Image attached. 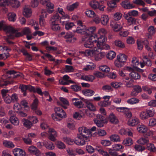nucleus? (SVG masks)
<instances>
[{
  "mask_svg": "<svg viewBox=\"0 0 156 156\" xmlns=\"http://www.w3.org/2000/svg\"><path fill=\"white\" fill-rule=\"evenodd\" d=\"M84 45L85 47L87 48H91L94 46H95V45L89 39L85 42Z\"/></svg>",
  "mask_w": 156,
  "mask_h": 156,
  "instance_id": "49530a36",
  "label": "nucleus"
},
{
  "mask_svg": "<svg viewBox=\"0 0 156 156\" xmlns=\"http://www.w3.org/2000/svg\"><path fill=\"white\" fill-rule=\"evenodd\" d=\"M11 3L12 6L15 8H18L20 5V2L17 0H12Z\"/></svg>",
  "mask_w": 156,
  "mask_h": 156,
  "instance_id": "0e129e2a",
  "label": "nucleus"
},
{
  "mask_svg": "<svg viewBox=\"0 0 156 156\" xmlns=\"http://www.w3.org/2000/svg\"><path fill=\"white\" fill-rule=\"evenodd\" d=\"M149 142V140L146 138L142 137L138 140L137 142L142 145H144Z\"/></svg>",
  "mask_w": 156,
  "mask_h": 156,
  "instance_id": "8fccbe9b",
  "label": "nucleus"
},
{
  "mask_svg": "<svg viewBox=\"0 0 156 156\" xmlns=\"http://www.w3.org/2000/svg\"><path fill=\"white\" fill-rule=\"evenodd\" d=\"M41 3L44 5H45L47 8V12L49 13H52L53 11L54 5L51 3L48 0H41Z\"/></svg>",
  "mask_w": 156,
  "mask_h": 156,
  "instance_id": "39448f33",
  "label": "nucleus"
},
{
  "mask_svg": "<svg viewBox=\"0 0 156 156\" xmlns=\"http://www.w3.org/2000/svg\"><path fill=\"white\" fill-rule=\"evenodd\" d=\"M28 151L30 153L34 154L36 156H39L41 155L40 151L34 146L29 147L28 148Z\"/></svg>",
  "mask_w": 156,
  "mask_h": 156,
  "instance_id": "1a4fd4ad",
  "label": "nucleus"
},
{
  "mask_svg": "<svg viewBox=\"0 0 156 156\" xmlns=\"http://www.w3.org/2000/svg\"><path fill=\"white\" fill-rule=\"evenodd\" d=\"M5 29L10 33L9 37L11 39H13L15 37H19L23 35H28L31 32L30 28L27 27L23 29L22 32H18L17 30L9 26H6Z\"/></svg>",
  "mask_w": 156,
  "mask_h": 156,
  "instance_id": "f257e3e1",
  "label": "nucleus"
},
{
  "mask_svg": "<svg viewBox=\"0 0 156 156\" xmlns=\"http://www.w3.org/2000/svg\"><path fill=\"white\" fill-rule=\"evenodd\" d=\"M127 57L124 54H120L117 56V59L121 62L125 64L126 62Z\"/></svg>",
  "mask_w": 156,
  "mask_h": 156,
  "instance_id": "4be33fe9",
  "label": "nucleus"
},
{
  "mask_svg": "<svg viewBox=\"0 0 156 156\" xmlns=\"http://www.w3.org/2000/svg\"><path fill=\"white\" fill-rule=\"evenodd\" d=\"M140 117L142 119H148L149 117L146 111H142L140 113Z\"/></svg>",
  "mask_w": 156,
  "mask_h": 156,
  "instance_id": "052dcab7",
  "label": "nucleus"
},
{
  "mask_svg": "<svg viewBox=\"0 0 156 156\" xmlns=\"http://www.w3.org/2000/svg\"><path fill=\"white\" fill-rule=\"evenodd\" d=\"M63 24H65V28L68 30L71 28H72L74 25V23L72 22H66L65 23L64 22H63Z\"/></svg>",
  "mask_w": 156,
  "mask_h": 156,
  "instance_id": "6e6d98bb",
  "label": "nucleus"
},
{
  "mask_svg": "<svg viewBox=\"0 0 156 156\" xmlns=\"http://www.w3.org/2000/svg\"><path fill=\"white\" fill-rule=\"evenodd\" d=\"M12 102H16L18 101V97L17 95L16 94H13L11 96Z\"/></svg>",
  "mask_w": 156,
  "mask_h": 156,
  "instance_id": "774afa93",
  "label": "nucleus"
},
{
  "mask_svg": "<svg viewBox=\"0 0 156 156\" xmlns=\"http://www.w3.org/2000/svg\"><path fill=\"white\" fill-rule=\"evenodd\" d=\"M139 122V119L136 118H134L133 119H129L128 121L129 125L131 126H133L136 125Z\"/></svg>",
  "mask_w": 156,
  "mask_h": 156,
  "instance_id": "a878e982",
  "label": "nucleus"
},
{
  "mask_svg": "<svg viewBox=\"0 0 156 156\" xmlns=\"http://www.w3.org/2000/svg\"><path fill=\"white\" fill-rule=\"evenodd\" d=\"M139 64V62L136 58L135 57L133 58L132 60V66H133L135 69L137 68V66Z\"/></svg>",
  "mask_w": 156,
  "mask_h": 156,
  "instance_id": "bf43d9fd",
  "label": "nucleus"
},
{
  "mask_svg": "<svg viewBox=\"0 0 156 156\" xmlns=\"http://www.w3.org/2000/svg\"><path fill=\"white\" fill-rule=\"evenodd\" d=\"M115 44L117 46L123 48L125 47V44L124 43L119 40H116L114 42Z\"/></svg>",
  "mask_w": 156,
  "mask_h": 156,
  "instance_id": "4c0bfd02",
  "label": "nucleus"
},
{
  "mask_svg": "<svg viewBox=\"0 0 156 156\" xmlns=\"http://www.w3.org/2000/svg\"><path fill=\"white\" fill-rule=\"evenodd\" d=\"M99 36V35H98L97 37H96L97 41L96 46L97 48H98V50L109 49L110 48L109 45L105 43L106 40L105 36L103 35H101L100 36Z\"/></svg>",
  "mask_w": 156,
  "mask_h": 156,
  "instance_id": "7ed1b4c3",
  "label": "nucleus"
},
{
  "mask_svg": "<svg viewBox=\"0 0 156 156\" xmlns=\"http://www.w3.org/2000/svg\"><path fill=\"white\" fill-rule=\"evenodd\" d=\"M10 120L11 123L14 125L17 126L18 125L19 121L18 119L14 116H11Z\"/></svg>",
  "mask_w": 156,
  "mask_h": 156,
  "instance_id": "c9c22d12",
  "label": "nucleus"
},
{
  "mask_svg": "<svg viewBox=\"0 0 156 156\" xmlns=\"http://www.w3.org/2000/svg\"><path fill=\"white\" fill-rule=\"evenodd\" d=\"M122 16L121 13L119 12H117L114 14L113 18L115 21H118L120 20Z\"/></svg>",
  "mask_w": 156,
  "mask_h": 156,
  "instance_id": "09e8293b",
  "label": "nucleus"
},
{
  "mask_svg": "<svg viewBox=\"0 0 156 156\" xmlns=\"http://www.w3.org/2000/svg\"><path fill=\"white\" fill-rule=\"evenodd\" d=\"M129 76L131 78V79L132 80H138L140 78V74L138 73L135 72L134 71L131 72L129 74Z\"/></svg>",
  "mask_w": 156,
  "mask_h": 156,
  "instance_id": "aec40b11",
  "label": "nucleus"
},
{
  "mask_svg": "<svg viewBox=\"0 0 156 156\" xmlns=\"http://www.w3.org/2000/svg\"><path fill=\"white\" fill-rule=\"evenodd\" d=\"M16 14L14 13H9L8 14V19L9 21L14 22L16 20Z\"/></svg>",
  "mask_w": 156,
  "mask_h": 156,
  "instance_id": "a18cd8bd",
  "label": "nucleus"
},
{
  "mask_svg": "<svg viewBox=\"0 0 156 156\" xmlns=\"http://www.w3.org/2000/svg\"><path fill=\"white\" fill-rule=\"evenodd\" d=\"M59 100L61 103L60 105L65 109L67 108V106L69 105V102L68 100L65 98L62 97L60 98Z\"/></svg>",
  "mask_w": 156,
  "mask_h": 156,
  "instance_id": "a211bd4d",
  "label": "nucleus"
},
{
  "mask_svg": "<svg viewBox=\"0 0 156 156\" xmlns=\"http://www.w3.org/2000/svg\"><path fill=\"white\" fill-rule=\"evenodd\" d=\"M116 56L115 53L113 51H110L107 55L106 57L107 58L110 59H113Z\"/></svg>",
  "mask_w": 156,
  "mask_h": 156,
  "instance_id": "c03bdc74",
  "label": "nucleus"
},
{
  "mask_svg": "<svg viewBox=\"0 0 156 156\" xmlns=\"http://www.w3.org/2000/svg\"><path fill=\"white\" fill-rule=\"evenodd\" d=\"M108 120L113 124H117L119 122V120L116 116L113 113L110 114L108 118Z\"/></svg>",
  "mask_w": 156,
  "mask_h": 156,
  "instance_id": "9b49d317",
  "label": "nucleus"
},
{
  "mask_svg": "<svg viewBox=\"0 0 156 156\" xmlns=\"http://www.w3.org/2000/svg\"><path fill=\"white\" fill-rule=\"evenodd\" d=\"M23 14L25 16L27 17H30L31 15L32 14L31 9L29 8H25L23 9Z\"/></svg>",
  "mask_w": 156,
  "mask_h": 156,
  "instance_id": "393cba45",
  "label": "nucleus"
},
{
  "mask_svg": "<svg viewBox=\"0 0 156 156\" xmlns=\"http://www.w3.org/2000/svg\"><path fill=\"white\" fill-rule=\"evenodd\" d=\"M70 87L73 90L76 92L79 91L81 89V87L77 85H71Z\"/></svg>",
  "mask_w": 156,
  "mask_h": 156,
  "instance_id": "69168bd1",
  "label": "nucleus"
},
{
  "mask_svg": "<svg viewBox=\"0 0 156 156\" xmlns=\"http://www.w3.org/2000/svg\"><path fill=\"white\" fill-rule=\"evenodd\" d=\"M124 23L122 22V24H119L115 21H112L110 23V26L112 27L113 30L116 32L120 31L122 28V25Z\"/></svg>",
  "mask_w": 156,
  "mask_h": 156,
  "instance_id": "0eeeda50",
  "label": "nucleus"
},
{
  "mask_svg": "<svg viewBox=\"0 0 156 156\" xmlns=\"http://www.w3.org/2000/svg\"><path fill=\"white\" fill-rule=\"evenodd\" d=\"M143 62L146 65L150 66L151 65V61L146 56H144L143 58Z\"/></svg>",
  "mask_w": 156,
  "mask_h": 156,
  "instance_id": "13d9d810",
  "label": "nucleus"
},
{
  "mask_svg": "<svg viewBox=\"0 0 156 156\" xmlns=\"http://www.w3.org/2000/svg\"><path fill=\"white\" fill-rule=\"evenodd\" d=\"M27 85L24 84H21L19 86V88L21 89L22 92H23V95L24 96L27 95L26 91L27 90Z\"/></svg>",
  "mask_w": 156,
  "mask_h": 156,
  "instance_id": "5fc2aeb1",
  "label": "nucleus"
},
{
  "mask_svg": "<svg viewBox=\"0 0 156 156\" xmlns=\"http://www.w3.org/2000/svg\"><path fill=\"white\" fill-rule=\"evenodd\" d=\"M109 19L107 15H103L102 16L101 18V23L104 25H106L108 22Z\"/></svg>",
  "mask_w": 156,
  "mask_h": 156,
  "instance_id": "cd10ccee",
  "label": "nucleus"
},
{
  "mask_svg": "<svg viewBox=\"0 0 156 156\" xmlns=\"http://www.w3.org/2000/svg\"><path fill=\"white\" fill-rule=\"evenodd\" d=\"M80 79L87 81L92 82L95 79V77L92 75H83L81 76Z\"/></svg>",
  "mask_w": 156,
  "mask_h": 156,
  "instance_id": "412c9836",
  "label": "nucleus"
},
{
  "mask_svg": "<svg viewBox=\"0 0 156 156\" xmlns=\"http://www.w3.org/2000/svg\"><path fill=\"white\" fill-rule=\"evenodd\" d=\"M86 28L85 27H77L76 32L77 33L86 35Z\"/></svg>",
  "mask_w": 156,
  "mask_h": 156,
  "instance_id": "79ce46f5",
  "label": "nucleus"
},
{
  "mask_svg": "<svg viewBox=\"0 0 156 156\" xmlns=\"http://www.w3.org/2000/svg\"><path fill=\"white\" fill-rule=\"evenodd\" d=\"M96 30V27L95 26H92L87 28L86 29V35L89 36L95 34Z\"/></svg>",
  "mask_w": 156,
  "mask_h": 156,
  "instance_id": "dca6fc26",
  "label": "nucleus"
},
{
  "mask_svg": "<svg viewBox=\"0 0 156 156\" xmlns=\"http://www.w3.org/2000/svg\"><path fill=\"white\" fill-rule=\"evenodd\" d=\"M74 100H76V102H74V104L75 106L78 108H81L83 107V102L81 101H78L77 99L75 98L73 99V101Z\"/></svg>",
  "mask_w": 156,
  "mask_h": 156,
  "instance_id": "864d4df0",
  "label": "nucleus"
},
{
  "mask_svg": "<svg viewBox=\"0 0 156 156\" xmlns=\"http://www.w3.org/2000/svg\"><path fill=\"white\" fill-rule=\"evenodd\" d=\"M110 138L112 141L114 142L120 141V140L119 136L116 134H114L111 135Z\"/></svg>",
  "mask_w": 156,
  "mask_h": 156,
  "instance_id": "a19ab883",
  "label": "nucleus"
},
{
  "mask_svg": "<svg viewBox=\"0 0 156 156\" xmlns=\"http://www.w3.org/2000/svg\"><path fill=\"white\" fill-rule=\"evenodd\" d=\"M139 100L136 98H132L127 101V102L129 104H134L139 102Z\"/></svg>",
  "mask_w": 156,
  "mask_h": 156,
  "instance_id": "3c124183",
  "label": "nucleus"
},
{
  "mask_svg": "<svg viewBox=\"0 0 156 156\" xmlns=\"http://www.w3.org/2000/svg\"><path fill=\"white\" fill-rule=\"evenodd\" d=\"M133 3L139 5H142L144 7L145 5V3L142 0H134Z\"/></svg>",
  "mask_w": 156,
  "mask_h": 156,
  "instance_id": "e2e57ef3",
  "label": "nucleus"
},
{
  "mask_svg": "<svg viewBox=\"0 0 156 156\" xmlns=\"http://www.w3.org/2000/svg\"><path fill=\"white\" fill-rule=\"evenodd\" d=\"M22 121L24 126L27 128H30L33 126L32 123L28 120L24 119Z\"/></svg>",
  "mask_w": 156,
  "mask_h": 156,
  "instance_id": "bb28decb",
  "label": "nucleus"
},
{
  "mask_svg": "<svg viewBox=\"0 0 156 156\" xmlns=\"http://www.w3.org/2000/svg\"><path fill=\"white\" fill-rule=\"evenodd\" d=\"M3 98L5 102L7 104H9L12 102L11 96L9 95H6L5 96L3 97Z\"/></svg>",
  "mask_w": 156,
  "mask_h": 156,
  "instance_id": "4d7b16f0",
  "label": "nucleus"
},
{
  "mask_svg": "<svg viewBox=\"0 0 156 156\" xmlns=\"http://www.w3.org/2000/svg\"><path fill=\"white\" fill-rule=\"evenodd\" d=\"M85 13L87 16L90 18L94 17L96 15L95 13L93 11L89 9L86 10Z\"/></svg>",
  "mask_w": 156,
  "mask_h": 156,
  "instance_id": "7c9ffc66",
  "label": "nucleus"
},
{
  "mask_svg": "<svg viewBox=\"0 0 156 156\" xmlns=\"http://www.w3.org/2000/svg\"><path fill=\"white\" fill-rule=\"evenodd\" d=\"M98 49V48L95 47L92 50H87L85 51H81L80 53L84 54L87 56H94L95 60L96 61H98L101 60L105 57V53L103 52H99Z\"/></svg>",
  "mask_w": 156,
  "mask_h": 156,
  "instance_id": "f03ea898",
  "label": "nucleus"
},
{
  "mask_svg": "<svg viewBox=\"0 0 156 156\" xmlns=\"http://www.w3.org/2000/svg\"><path fill=\"white\" fill-rule=\"evenodd\" d=\"M99 69L101 71L105 73L109 72L110 70V68L105 65H102L100 66Z\"/></svg>",
  "mask_w": 156,
  "mask_h": 156,
  "instance_id": "2f4dec72",
  "label": "nucleus"
},
{
  "mask_svg": "<svg viewBox=\"0 0 156 156\" xmlns=\"http://www.w3.org/2000/svg\"><path fill=\"white\" fill-rule=\"evenodd\" d=\"M54 110L56 115L60 118L61 119L66 117V113L63 109L58 107H57L55 108Z\"/></svg>",
  "mask_w": 156,
  "mask_h": 156,
  "instance_id": "423d86ee",
  "label": "nucleus"
},
{
  "mask_svg": "<svg viewBox=\"0 0 156 156\" xmlns=\"http://www.w3.org/2000/svg\"><path fill=\"white\" fill-rule=\"evenodd\" d=\"M120 0H110L108 2L107 5L108 6L112 8H113L116 7V3L119 2Z\"/></svg>",
  "mask_w": 156,
  "mask_h": 156,
  "instance_id": "b1692460",
  "label": "nucleus"
},
{
  "mask_svg": "<svg viewBox=\"0 0 156 156\" xmlns=\"http://www.w3.org/2000/svg\"><path fill=\"white\" fill-rule=\"evenodd\" d=\"M105 120V118L101 115H97L96 118L94 119V121H104Z\"/></svg>",
  "mask_w": 156,
  "mask_h": 156,
  "instance_id": "338daca9",
  "label": "nucleus"
},
{
  "mask_svg": "<svg viewBox=\"0 0 156 156\" xmlns=\"http://www.w3.org/2000/svg\"><path fill=\"white\" fill-rule=\"evenodd\" d=\"M79 5V3L76 2L72 5H68L67 6L66 9L70 11H72L74 10L75 9L78 8Z\"/></svg>",
  "mask_w": 156,
  "mask_h": 156,
  "instance_id": "6ab92c4d",
  "label": "nucleus"
},
{
  "mask_svg": "<svg viewBox=\"0 0 156 156\" xmlns=\"http://www.w3.org/2000/svg\"><path fill=\"white\" fill-rule=\"evenodd\" d=\"M137 129L140 133H146L147 131V128L145 126L139 124L137 126Z\"/></svg>",
  "mask_w": 156,
  "mask_h": 156,
  "instance_id": "5701e85b",
  "label": "nucleus"
},
{
  "mask_svg": "<svg viewBox=\"0 0 156 156\" xmlns=\"http://www.w3.org/2000/svg\"><path fill=\"white\" fill-rule=\"evenodd\" d=\"M83 92L86 96H91L94 93V92L93 90L90 89L85 90L83 91Z\"/></svg>",
  "mask_w": 156,
  "mask_h": 156,
  "instance_id": "37998d69",
  "label": "nucleus"
},
{
  "mask_svg": "<svg viewBox=\"0 0 156 156\" xmlns=\"http://www.w3.org/2000/svg\"><path fill=\"white\" fill-rule=\"evenodd\" d=\"M6 73L8 75H11V76L10 77L14 78L22 77V74L21 73L17 72L13 70L8 71Z\"/></svg>",
  "mask_w": 156,
  "mask_h": 156,
  "instance_id": "2eb2a0df",
  "label": "nucleus"
},
{
  "mask_svg": "<svg viewBox=\"0 0 156 156\" xmlns=\"http://www.w3.org/2000/svg\"><path fill=\"white\" fill-rule=\"evenodd\" d=\"M50 21L51 22V23H58L59 21L61 22V17L59 14L57 13L54 14L51 17Z\"/></svg>",
  "mask_w": 156,
  "mask_h": 156,
  "instance_id": "9d476101",
  "label": "nucleus"
},
{
  "mask_svg": "<svg viewBox=\"0 0 156 156\" xmlns=\"http://www.w3.org/2000/svg\"><path fill=\"white\" fill-rule=\"evenodd\" d=\"M38 104V99L36 98L33 101V102L30 106V108L33 110L37 108Z\"/></svg>",
  "mask_w": 156,
  "mask_h": 156,
  "instance_id": "72a5a7b5",
  "label": "nucleus"
},
{
  "mask_svg": "<svg viewBox=\"0 0 156 156\" xmlns=\"http://www.w3.org/2000/svg\"><path fill=\"white\" fill-rule=\"evenodd\" d=\"M43 145L48 149L49 150H53L54 148V146L52 143L48 142L46 141L43 142Z\"/></svg>",
  "mask_w": 156,
  "mask_h": 156,
  "instance_id": "c85d7f7f",
  "label": "nucleus"
},
{
  "mask_svg": "<svg viewBox=\"0 0 156 156\" xmlns=\"http://www.w3.org/2000/svg\"><path fill=\"white\" fill-rule=\"evenodd\" d=\"M15 156H25L26 152L22 149L20 148H15L12 151Z\"/></svg>",
  "mask_w": 156,
  "mask_h": 156,
  "instance_id": "f8f14e48",
  "label": "nucleus"
},
{
  "mask_svg": "<svg viewBox=\"0 0 156 156\" xmlns=\"http://www.w3.org/2000/svg\"><path fill=\"white\" fill-rule=\"evenodd\" d=\"M89 37L88 39H89L90 41H92V42L93 44L95 45L96 46V43H97V41L96 37H97L98 35H96L95 34H94L91 35H89Z\"/></svg>",
  "mask_w": 156,
  "mask_h": 156,
  "instance_id": "58836bf2",
  "label": "nucleus"
},
{
  "mask_svg": "<svg viewBox=\"0 0 156 156\" xmlns=\"http://www.w3.org/2000/svg\"><path fill=\"white\" fill-rule=\"evenodd\" d=\"M3 144L5 147L8 148H13L14 145L13 143L11 141L5 140L3 141Z\"/></svg>",
  "mask_w": 156,
  "mask_h": 156,
  "instance_id": "de8ad7c7",
  "label": "nucleus"
},
{
  "mask_svg": "<svg viewBox=\"0 0 156 156\" xmlns=\"http://www.w3.org/2000/svg\"><path fill=\"white\" fill-rule=\"evenodd\" d=\"M41 13L42 15L40 16L39 19V23L41 26H44L45 23V21L44 19V14H45L44 16L45 17H47V14L46 13V11L45 10L42 9L41 11Z\"/></svg>",
  "mask_w": 156,
  "mask_h": 156,
  "instance_id": "4468645a",
  "label": "nucleus"
},
{
  "mask_svg": "<svg viewBox=\"0 0 156 156\" xmlns=\"http://www.w3.org/2000/svg\"><path fill=\"white\" fill-rule=\"evenodd\" d=\"M110 85L113 87L118 89L122 87L123 84L120 82H111Z\"/></svg>",
  "mask_w": 156,
  "mask_h": 156,
  "instance_id": "c756f323",
  "label": "nucleus"
},
{
  "mask_svg": "<svg viewBox=\"0 0 156 156\" xmlns=\"http://www.w3.org/2000/svg\"><path fill=\"white\" fill-rule=\"evenodd\" d=\"M123 144L126 146H130L133 144L132 139L130 138H127L123 142Z\"/></svg>",
  "mask_w": 156,
  "mask_h": 156,
  "instance_id": "603ef678",
  "label": "nucleus"
},
{
  "mask_svg": "<svg viewBox=\"0 0 156 156\" xmlns=\"http://www.w3.org/2000/svg\"><path fill=\"white\" fill-rule=\"evenodd\" d=\"M147 148L151 152H154L156 151V148L153 144H147Z\"/></svg>",
  "mask_w": 156,
  "mask_h": 156,
  "instance_id": "473e14b6",
  "label": "nucleus"
},
{
  "mask_svg": "<svg viewBox=\"0 0 156 156\" xmlns=\"http://www.w3.org/2000/svg\"><path fill=\"white\" fill-rule=\"evenodd\" d=\"M78 131L79 133V135H85L86 136H91L90 130L87 127L82 126L80 127L78 129Z\"/></svg>",
  "mask_w": 156,
  "mask_h": 156,
  "instance_id": "6e6552de",
  "label": "nucleus"
},
{
  "mask_svg": "<svg viewBox=\"0 0 156 156\" xmlns=\"http://www.w3.org/2000/svg\"><path fill=\"white\" fill-rule=\"evenodd\" d=\"M73 35L71 33H67L64 36V37L66 39V41L68 43L74 42L76 40V38L73 37Z\"/></svg>",
  "mask_w": 156,
  "mask_h": 156,
  "instance_id": "ddd939ff",
  "label": "nucleus"
},
{
  "mask_svg": "<svg viewBox=\"0 0 156 156\" xmlns=\"http://www.w3.org/2000/svg\"><path fill=\"white\" fill-rule=\"evenodd\" d=\"M77 139L74 141V143L78 145H83L85 144V142L89 140L88 136H86L85 135H77Z\"/></svg>",
  "mask_w": 156,
  "mask_h": 156,
  "instance_id": "20e7f679",
  "label": "nucleus"
},
{
  "mask_svg": "<svg viewBox=\"0 0 156 156\" xmlns=\"http://www.w3.org/2000/svg\"><path fill=\"white\" fill-rule=\"evenodd\" d=\"M102 89L103 90L107 92L112 91H113V89L111 86L109 85H106L103 86L102 87Z\"/></svg>",
  "mask_w": 156,
  "mask_h": 156,
  "instance_id": "680f3d73",
  "label": "nucleus"
},
{
  "mask_svg": "<svg viewBox=\"0 0 156 156\" xmlns=\"http://www.w3.org/2000/svg\"><path fill=\"white\" fill-rule=\"evenodd\" d=\"M86 106L90 111H94L95 110V107L94 105L90 102L87 101L86 102Z\"/></svg>",
  "mask_w": 156,
  "mask_h": 156,
  "instance_id": "e433bc0d",
  "label": "nucleus"
},
{
  "mask_svg": "<svg viewBox=\"0 0 156 156\" xmlns=\"http://www.w3.org/2000/svg\"><path fill=\"white\" fill-rule=\"evenodd\" d=\"M99 3L98 2L96 1H91L90 2L89 5L92 9H98Z\"/></svg>",
  "mask_w": 156,
  "mask_h": 156,
  "instance_id": "ea45409f",
  "label": "nucleus"
},
{
  "mask_svg": "<svg viewBox=\"0 0 156 156\" xmlns=\"http://www.w3.org/2000/svg\"><path fill=\"white\" fill-rule=\"evenodd\" d=\"M121 5L122 7L126 9H131L134 7L133 5L130 4L128 0L122 2Z\"/></svg>",
  "mask_w": 156,
  "mask_h": 156,
  "instance_id": "f3484780",
  "label": "nucleus"
},
{
  "mask_svg": "<svg viewBox=\"0 0 156 156\" xmlns=\"http://www.w3.org/2000/svg\"><path fill=\"white\" fill-rule=\"evenodd\" d=\"M51 27L53 31H55L59 30L60 29V27L58 23H51Z\"/></svg>",
  "mask_w": 156,
  "mask_h": 156,
  "instance_id": "f704fd0d",
  "label": "nucleus"
}]
</instances>
